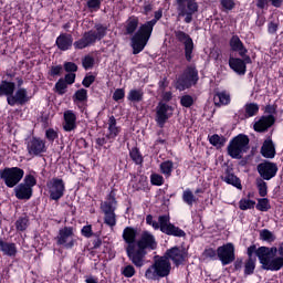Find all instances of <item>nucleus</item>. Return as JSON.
Here are the masks:
<instances>
[{"mask_svg":"<svg viewBox=\"0 0 283 283\" xmlns=\"http://www.w3.org/2000/svg\"><path fill=\"white\" fill-rule=\"evenodd\" d=\"M258 211H266L268 209H271V206L269 205V199H259L256 203Z\"/></svg>","mask_w":283,"mask_h":283,"instance_id":"obj_52","label":"nucleus"},{"mask_svg":"<svg viewBox=\"0 0 283 283\" xmlns=\"http://www.w3.org/2000/svg\"><path fill=\"white\" fill-rule=\"evenodd\" d=\"M107 125L108 134H106V138H108V140H116V136L120 134V126L116 124V117L111 116Z\"/></svg>","mask_w":283,"mask_h":283,"instance_id":"obj_27","label":"nucleus"},{"mask_svg":"<svg viewBox=\"0 0 283 283\" xmlns=\"http://www.w3.org/2000/svg\"><path fill=\"white\" fill-rule=\"evenodd\" d=\"M107 36V25L102 23H96L93 30L83 33L82 38L74 42L72 34L62 33L56 38L55 45L62 51L67 52L74 45L75 50H85L96 43V41H102Z\"/></svg>","mask_w":283,"mask_h":283,"instance_id":"obj_1","label":"nucleus"},{"mask_svg":"<svg viewBox=\"0 0 283 283\" xmlns=\"http://www.w3.org/2000/svg\"><path fill=\"white\" fill-rule=\"evenodd\" d=\"M258 171L263 180H271L277 174V166L269 161L261 163L258 165Z\"/></svg>","mask_w":283,"mask_h":283,"instance_id":"obj_21","label":"nucleus"},{"mask_svg":"<svg viewBox=\"0 0 283 283\" xmlns=\"http://www.w3.org/2000/svg\"><path fill=\"white\" fill-rule=\"evenodd\" d=\"M150 182H151V185H155L156 187H160L165 184V178H163L161 175L154 174L150 176Z\"/></svg>","mask_w":283,"mask_h":283,"instance_id":"obj_51","label":"nucleus"},{"mask_svg":"<svg viewBox=\"0 0 283 283\" xmlns=\"http://www.w3.org/2000/svg\"><path fill=\"white\" fill-rule=\"evenodd\" d=\"M229 66L233 72L240 75L247 74V63L242 59L230 57Z\"/></svg>","mask_w":283,"mask_h":283,"instance_id":"obj_26","label":"nucleus"},{"mask_svg":"<svg viewBox=\"0 0 283 283\" xmlns=\"http://www.w3.org/2000/svg\"><path fill=\"white\" fill-rule=\"evenodd\" d=\"M256 259H248L244 263V275H253Z\"/></svg>","mask_w":283,"mask_h":283,"instance_id":"obj_41","label":"nucleus"},{"mask_svg":"<svg viewBox=\"0 0 283 283\" xmlns=\"http://www.w3.org/2000/svg\"><path fill=\"white\" fill-rule=\"evenodd\" d=\"M261 154L264 158H275V145L272 139H266L263 143Z\"/></svg>","mask_w":283,"mask_h":283,"instance_id":"obj_31","label":"nucleus"},{"mask_svg":"<svg viewBox=\"0 0 283 283\" xmlns=\"http://www.w3.org/2000/svg\"><path fill=\"white\" fill-rule=\"evenodd\" d=\"M95 81H96V77L94 75H87L82 81V85L84 87H90L92 85V83H94Z\"/></svg>","mask_w":283,"mask_h":283,"instance_id":"obj_60","label":"nucleus"},{"mask_svg":"<svg viewBox=\"0 0 283 283\" xmlns=\"http://www.w3.org/2000/svg\"><path fill=\"white\" fill-rule=\"evenodd\" d=\"M160 171H161V174H164V176L169 178V176H171V171H174V161L166 160V161L161 163Z\"/></svg>","mask_w":283,"mask_h":283,"instance_id":"obj_39","label":"nucleus"},{"mask_svg":"<svg viewBox=\"0 0 283 283\" xmlns=\"http://www.w3.org/2000/svg\"><path fill=\"white\" fill-rule=\"evenodd\" d=\"M64 70L65 72H71V74H73V72H78V65L74 62H65Z\"/></svg>","mask_w":283,"mask_h":283,"instance_id":"obj_56","label":"nucleus"},{"mask_svg":"<svg viewBox=\"0 0 283 283\" xmlns=\"http://www.w3.org/2000/svg\"><path fill=\"white\" fill-rule=\"evenodd\" d=\"M23 176H25V171L19 167H7L0 169V180H2L9 189L17 187V185L23 180Z\"/></svg>","mask_w":283,"mask_h":283,"instance_id":"obj_7","label":"nucleus"},{"mask_svg":"<svg viewBox=\"0 0 283 283\" xmlns=\"http://www.w3.org/2000/svg\"><path fill=\"white\" fill-rule=\"evenodd\" d=\"M250 139L249 136L244 134H239L234 138H232L228 145V156L230 158H234L235 160H240L247 151H249Z\"/></svg>","mask_w":283,"mask_h":283,"instance_id":"obj_6","label":"nucleus"},{"mask_svg":"<svg viewBox=\"0 0 283 283\" xmlns=\"http://www.w3.org/2000/svg\"><path fill=\"white\" fill-rule=\"evenodd\" d=\"M55 92H57V94L60 96H63V94H65V92H67V84L65 83L64 78H60L55 83Z\"/></svg>","mask_w":283,"mask_h":283,"instance_id":"obj_45","label":"nucleus"},{"mask_svg":"<svg viewBox=\"0 0 283 283\" xmlns=\"http://www.w3.org/2000/svg\"><path fill=\"white\" fill-rule=\"evenodd\" d=\"M129 156L132 160H134L135 165H143V155L140 154V150L136 147H133L129 150Z\"/></svg>","mask_w":283,"mask_h":283,"instance_id":"obj_40","label":"nucleus"},{"mask_svg":"<svg viewBox=\"0 0 283 283\" xmlns=\"http://www.w3.org/2000/svg\"><path fill=\"white\" fill-rule=\"evenodd\" d=\"M14 90H17V84L14 82H10L8 80H2L0 82V96H6L7 103L8 98L14 94Z\"/></svg>","mask_w":283,"mask_h":283,"instance_id":"obj_25","label":"nucleus"},{"mask_svg":"<svg viewBox=\"0 0 283 283\" xmlns=\"http://www.w3.org/2000/svg\"><path fill=\"white\" fill-rule=\"evenodd\" d=\"M217 258H219L222 266H227L235 262V245L227 243L217 249Z\"/></svg>","mask_w":283,"mask_h":283,"instance_id":"obj_15","label":"nucleus"},{"mask_svg":"<svg viewBox=\"0 0 283 283\" xmlns=\"http://www.w3.org/2000/svg\"><path fill=\"white\" fill-rule=\"evenodd\" d=\"M36 186V178L32 175H27L23 182L19 184L14 188L15 198L18 200H30L32 198V188Z\"/></svg>","mask_w":283,"mask_h":283,"instance_id":"obj_12","label":"nucleus"},{"mask_svg":"<svg viewBox=\"0 0 283 283\" xmlns=\"http://www.w3.org/2000/svg\"><path fill=\"white\" fill-rule=\"evenodd\" d=\"M86 6L91 12H98L101 10V0H88Z\"/></svg>","mask_w":283,"mask_h":283,"instance_id":"obj_50","label":"nucleus"},{"mask_svg":"<svg viewBox=\"0 0 283 283\" xmlns=\"http://www.w3.org/2000/svg\"><path fill=\"white\" fill-rule=\"evenodd\" d=\"M107 143H114V140L107 138V135L105 137H98L96 139V145L99 147H103L104 145H107Z\"/></svg>","mask_w":283,"mask_h":283,"instance_id":"obj_64","label":"nucleus"},{"mask_svg":"<svg viewBox=\"0 0 283 283\" xmlns=\"http://www.w3.org/2000/svg\"><path fill=\"white\" fill-rule=\"evenodd\" d=\"M32 98L28 93V88L19 87L11 97L8 98V105L14 107V105H25Z\"/></svg>","mask_w":283,"mask_h":283,"instance_id":"obj_19","label":"nucleus"},{"mask_svg":"<svg viewBox=\"0 0 283 283\" xmlns=\"http://www.w3.org/2000/svg\"><path fill=\"white\" fill-rule=\"evenodd\" d=\"M203 258L206 260H218V251L213 250V248H208L203 251Z\"/></svg>","mask_w":283,"mask_h":283,"instance_id":"obj_49","label":"nucleus"},{"mask_svg":"<svg viewBox=\"0 0 283 283\" xmlns=\"http://www.w3.org/2000/svg\"><path fill=\"white\" fill-rule=\"evenodd\" d=\"M269 3H271L273 8H282L283 0H256V6L260 10H264Z\"/></svg>","mask_w":283,"mask_h":283,"instance_id":"obj_37","label":"nucleus"},{"mask_svg":"<svg viewBox=\"0 0 283 283\" xmlns=\"http://www.w3.org/2000/svg\"><path fill=\"white\" fill-rule=\"evenodd\" d=\"M64 81L67 85H74L76 81V74L75 73H69L64 76Z\"/></svg>","mask_w":283,"mask_h":283,"instance_id":"obj_62","label":"nucleus"},{"mask_svg":"<svg viewBox=\"0 0 283 283\" xmlns=\"http://www.w3.org/2000/svg\"><path fill=\"white\" fill-rule=\"evenodd\" d=\"M253 253H255L258 258V248L255 245H250L248 248V260H255V256H253Z\"/></svg>","mask_w":283,"mask_h":283,"instance_id":"obj_63","label":"nucleus"},{"mask_svg":"<svg viewBox=\"0 0 283 283\" xmlns=\"http://www.w3.org/2000/svg\"><path fill=\"white\" fill-rule=\"evenodd\" d=\"M160 19H163V11H156L153 20L145 22L138 28L137 32L130 39L133 54H140L145 50V46L149 43V39H151L154 27Z\"/></svg>","mask_w":283,"mask_h":283,"instance_id":"obj_2","label":"nucleus"},{"mask_svg":"<svg viewBox=\"0 0 283 283\" xmlns=\"http://www.w3.org/2000/svg\"><path fill=\"white\" fill-rule=\"evenodd\" d=\"M209 143L213 147L220 148V147H224V143H227V139L223 136L214 134V135L209 137Z\"/></svg>","mask_w":283,"mask_h":283,"instance_id":"obj_38","label":"nucleus"},{"mask_svg":"<svg viewBox=\"0 0 283 283\" xmlns=\"http://www.w3.org/2000/svg\"><path fill=\"white\" fill-rule=\"evenodd\" d=\"M180 104L182 107H191L193 105V97L191 95H184L180 98Z\"/></svg>","mask_w":283,"mask_h":283,"instance_id":"obj_53","label":"nucleus"},{"mask_svg":"<svg viewBox=\"0 0 283 283\" xmlns=\"http://www.w3.org/2000/svg\"><path fill=\"white\" fill-rule=\"evenodd\" d=\"M138 235V230L133 227H126L123 231L122 238L126 244L125 251L128 260L132 262V258L134 256V252L136 250L137 242L136 238Z\"/></svg>","mask_w":283,"mask_h":283,"instance_id":"obj_13","label":"nucleus"},{"mask_svg":"<svg viewBox=\"0 0 283 283\" xmlns=\"http://www.w3.org/2000/svg\"><path fill=\"white\" fill-rule=\"evenodd\" d=\"M256 254L264 271H280L283 268V256H275L277 248L260 247Z\"/></svg>","mask_w":283,"mask_h":283,"instance_id":"obj_4","label":"nucleus"},{"mask_svg":"<svg viewBox=\"0 0 283 283\" xmlns=\"http://www.w3.org/2000/svg\"><path fill=\"white\" fill-rule=\"evenodd\" d=\"M157 248L158 242H156V237L149 231H143L137 240L135 252H133V258L130 259L132 264L137 266V269L145 266L147 251H156Z\"/></svg>","mask_w":283,"mask_h":283,"instance_id":"obj_3","label":"nucleus"},{"mask_svg":"<svg viewBox=\"0 0 283 283\" xmlns=\"http://www.w3.org/2000/svg\"><path fill=\"white\" fill-rule=\"evenodd\" d=\"M258 189H259V193L262 198H264V196H266L268 193V187H266V182L265 181H261L258 184Z\"/></svg>","mask_w":283,"mask_h":283,"instance_id":"obj_59","label":"nucleus"},{"mask_svg":"<svg viewBox=\"0 0 283 283\" xmlns=\"http://www.w3.org/2000/svg\"><path fill=\"white\" fill-rule=\"evenodd\" d=\"M198 70L196 69V66L189 65L178 77L176 87L180 92H185V90H189V87L196 85V83H198Z\"/></svg>","mask_w":283,"mask_h":283,"instance_id":"obj_10","label":"nucleus"},{"mask_svg":"<svg viewBox=\"0 0 283 283\" xmlns=\"http://www.w3.org/2000/svg\"><path fill=\"white\" fill-rule=\"evenodd\" d=\"M64 132H74L76 129V113L74 111L64 112Z\"/></svg>","mask_w":283,"mask_h":283,"instance_id":"obj_24","label":"nucleus"},{"mask_svg":"<svg viewBox=\"0 0 283 283\" xmlns=\"http://www.w3.org/2000/svg\"><path fill=\"white\" fill-rule=\"evenodd\" d=\"M164 258H167L168 261L171 260L176 266H180L182 262H185V252L180 250V248L175 247L169 250H167L166 255Z\"/></svg>","mask_w":283,"mask_h":283,"instance_id":"obj_23","label":"nucleus"},{"mask_svg":"<svg viewBox=\"0 0 283 283\" xmlns=\"http://www.w3.org/2000/svg\"><path fill=\"white\" fill-rule=\"evenodd\" d=\"M260 238H261V240H263L265 242H273V240H275L273 232H271L266 229H264L260 232Z\"/></svg>","mask_w":283,"mask_h":283,"instance_id":"obj_48","label":"nucleus"},{"mask_svg":"<svg viewBox=\"0 0 283 283\" xmlns=\"http://www.w3.org/2000/svg\"><path fill=\"white\" fill-rule=\"evenodd\" d=\"M275 125V117L273 115L262 116L259 120H256L253 125L254 132L262 134L268 132L270 127Z\"/></svg>","mask_w":283,"mask_h":283,"instance_id":"obj_22","label":"nucleus"},{"mask_svg":"<svg viewBox=\"0 0 283 283\" xmlns=\"http://www.w3.org/2000/svg\"><path fill=\"white\" fill-rule=\"evenodd\" d=\"M178 17L185 18V23L193 21V14L198 12V2L196 0H176Z\"/></svg>","mask_w":283,"mask_h":283,"instance_id":"obj_11","label":"nucleus"},{"mask_svg":"<svg viewBox=\"0 0 283 283\" xmlns=\"http://www.w3.org/2000/svg\"><path fill=\"white\" fill-rule=\"evenodd\" d=\"M139 20L136 17H130L126 21V34H134L138 30Z\"/></svg>","mask_w":283,"mask_h":283,"instance_id":"obj_36","label":"nucleus"},{"mask_svg":"<svg viewBox=\"0 0 283 283\" xmlns=\"http://www.w3.org/2000/svg\"><path fill=\"white\" fill-rule=\"evenodd\" d=\"M145 96V92L140 88H133L128 92L127 99L130 103H140Z\"/></svg>","mask_w":283,"mask_h":283,"instance_id":"obj_32","label":"nucleus"},{"mask_svg":"<svg viewBox=\"0 0 283 283\" xmlns=\"http://www.w3.org/2000/svg\"><path fill=\"white\" fill-rule=\"evenodd\" d=\"M175 36L179 43H184L185 59L188 63H191V60L193 59V40L184 31H175Z\"/></svg>","mask_w":283,"mask_h":283,"instance_id":"obj_18","label":"nucleus"},{"mask_svg":"<svg viewBox=\"0 0 283 283\" xmlns=\"http://www.w3.org/2000/svg\"><path fill=\"white\" fill-rule=\"evenodd\" d=\"M56 242L60 247L64 249H73L76 243V239H74V228L64 227L60 229L59 234L56 237Z\"/></svg>","mask_w":283,"mask_h":283,"instance_id":"obj_16","label":"nucleus"},{"mask_svg":"<svg viewBox=\"0 0 283 283\" xmlns=\"http://www.w3.org/2000/svg\"><path fill=\"white\" fill-rule=\"evenodd\" d=\"M169 214L159 216V223H153L155 230H160L166 235H174V238H185L187 233L171 223Z\"/></svg>","mask_w":283,"mask_h":283,"instance_id":"obj_8","label":"nucleus"},{"mask_svg":"<svg viewBox=\"0 0 283 283\" xmlns=\"http://www.w3.org/2000/svg\"><path fill=\"white\" fill-rule=\"evenodd\" d=\"M122 275H124V277H134L136 275V268L132 264L125 265L122 268Z\"/></svg>","mask_w":283,"mask_h":283,"instance_id":"obj_46","label":"nucleus"},{"mask_svg":"<svg viewBox=\"0 0 283 283\" xmlns=\"http://www.w3.org/2000/svg\"><path fill=\"white\" fill-rule=\"evenodd\" d=\"M182 201L188 205V207H193V203L198 202V198H196V195H193L191 189H186L182 192Z\"/></svg>","mask_w":283,"mask_h":283,"instance_id":"obj_35","label":"nucleus"},{"mask_svg":"<svg viewBox=\"0 0 283 283\" xmlns=\"http://www.w3.org/2000/svg\"><path fill=\"white\" fill-rule=\"evenodd\" d=\"M82 65L84 70H92L94 67V57L85 55L84 59H82Z\"/></svg>","mask_w":283,"mask_h":283,"instance_id":"obj_47","label":"nucleus"},{"mask_svg":"<svg viewBox=\"0 0 283 283\" xmlns=\"http://www.w3.org/2000/svg\"><path fill=\"white\" fill-rule=\"evenodd\" d=\"M46 188L51 200L59 201L65 196V181L60 178H52L46 182Z\"/></svg>","mask_w":283,"mask_h":283,"instance_id":"obj_14","label":"nucleus"},{"mask_svg":"<svg viewBox=\"0 0 283 283\" xmlns=\"http://www.w3.org/2000/svg\"><path fill=\"white\" fill-rule=\"evenodd\" d=\"M73 101L74 103H76V101L78 103H85V101H87V90L85 88L77 90L73 95Z\"/></svg>","mask_w":283,"mask_h":283,"instance_id":"obj_42","label":"nucleus"},{"mask_svg":"<svg viewBox=\"0 0 283 283\" xmlns=\"http://www.w3.org/2000/svg\"><path fill=\"white\" fill-rule=\"evenodd\" d=\"M230 48L233 52H239L240 56H244L247 54V48H244V43L240 40V36L233 35L230 39Z\"/></svg>","mask_w":283,"mask_h":283,"instance_id":"obj_29","label":"nucleus"},{"mask_svg":"<svg viewBox=\"0 0 283 283\" xmlns=\"http://www.w3.org/2000/svg\"><path fill=\"white\" fill-rule=\"evenodd\" d=\"M253 207H255V201H253L251 199H241L239 201V209H241V211H247L249 209H253Z\"/></svg>","mask_w":283,"mask_h":283,"instance_id":"obj_44","label":"nucleus"},{"mask_svg":"<svg viewBox=\"0 0 283 283\" xmlns=\"http://www.w3.org/2000/svg\"><path fill=\"white\" fill-rule=\"evenodd\" d=\"M123 98H125V90L124 88L115 90V92L113 94V99L118 102V101H123Z\"/></svg>","mask_w":283,"mask_h":283,"instance_id":"obj_57","label":"nucleus"},{"mask_svg":"<svg viewBox=\"0 0 283 283\" xmlns=\"http://www.w3.org/2000/svg\"><path fill=\"white\" fill-rule=\"evenodd\" d=\"M81 233L84 238H92V235H94V232H92V226H84Z\"/></svg>","mask_w":283,"mask_h":283,"instance_id":"obj_61","label":"nucleus"},{"mask_svg":"<svg viewBox=\"0 0 283 283\" xmlns=\"http://www.w3.org/2000/svg\"><path fill=\"white\" fill-rule=\"evenodd\" d=\"M222 180L223 182H227V185H232V187H237V189H242L240 178L231 172H226V175L222 177Z\"/></svg>","mask_w":283,"mask_h":283,"instance_id":"obj_33","label":"nucleus"},{"mask_svg":"<svg viewBox=\"0 0 283 283\" xmlns=\"http://www.w3.org/2000/svg\"><path fill=\"white\" fill-rule=\"evenodd\" d=\"M174 116V107L170 105L159 102L156 107V123L159 127H165V123Z\"/></svg>","mask_w":283,"mask_h":283,"instance_id":"obj_17","label":"nucleus"},{"mask_svg":"<svg viewBox=\"0 0 283 283\" xmlns=\"http://www.w3.org/2000/svg\"><path fill=\"white\" fill-rule=\"evenodd\" d=\"M27 149L30 156H41V154H45L48 151L45 140L38 137H33L28 142Z\"/></svg>","mask_w":283,"mask_h":283,"instance_id":"obj_20","label":"nucleus"},{"mask_svg":"<svg viewBox=\"0 0 283 283\" xmlns=\"http://www.w3.org/2000/svg\"><path fill=\"white\" fill-rule=\"evenodd\" d=\"M61 72H63L62 65L51 66L49 72L50 76H61Z\"/></svg>","mask_w":283,"mask_h":283,"instance_id":"obj_58","label":"nucleus"},{"mask_svg":"<svg viewBox=\"0 0 283 283\" xmlns=\"http://www.w3.org/2000/svg\"><path fill=\"white\" fill-rule=\"evenodd\" d=\"M245 118H252V116H258L260 112V105L255 103H248L244 105Z\"/></svg>","mask_w":283,"mask_h":283,"instance_id":"obj_34","label":"nucleus"},{"mask_svg":"<svg viewBox=\"0 0 283 283\" xmlns=\"http://www.w3.org/2000/svg\"><path fill=\"white\" fill-rule=\"evenodd\" d=\"M171 273V262L167 256L157 258L145 272L146 280H160Z\"/></svg>","mask_w":283,"mask_h":283,"instance_id":"obj_5","label":"nucleus"},{"mask_svg":"<svg viewBox=\"0 0 283 283\" xmlns=\"http://www.w3.org/2000/svg\"><path fill=\"white\" fill-rule=\"evenodd\" d=\"M45 137L48 138V140H50L51 143H54V140H56V138H59V133H56V130H54V128H49L45 132Z\"/></svg>","mask_w":283,"mask_h":283,"instance_id":"obj_55","label":"nucleus"},{"mask_svg":"<svg viewBox=\"0 0 283 283\" xmlns=\"http://www.w3.org/2000/svg\"><path fill=\"white\" fill-rule=\"evenodd\" d=\"M213 103L216 107H222V105H229L231 103V95L227 91L217 92L213 96Z\"/></svg>","mask_w":283,"mask_h":283,"instance_id":"obj_30","label":"nucleus"},{"mask_svg":"<svg viewBox=\"0 0 283 283\" xmlns=\"http://www.w3.org/2000/svg\"><path fill=\"white\" fill-rule=\"evenodd\" d=\"M15 227L18 231H25L28 229V218H20L15 222Z\"/></svg>","mask_w":283,"mask_h":283,"instance_id":"obj_54","label":"nucleus"},{"mask_svg":"<svg viewBox=\"0 0 283 283\" xmlns=\"http://www.w3.org/2000/svg\"><path fill=\"white\" fill-rule=\"evenodd\" d=\"M222 12H231L235 8V0H219Z\"/></svg>","mask_w":283,"mask_h":283,"instance_id":"obj_43","label":"nucleus"},{"mask_svg":"<svg viewBox=\"0 0 283 283\" xmlns=\"http://www.w3.org/2000/svg\"><path fill=\"white\" fill-rule=\"evenodd\" d=\"M0 251L3 253V255L14 258V255H17V244L0 239Z\"/></svg>","mask_w":283,"mask_h":283,"instance_id":"obj_28","label":"nucleus"},{"mask_svg":"<svg viewBox=\"0 0 283 283\" xmlns=\"http://www.w3.org/2000/svg\"><path fill=\"white\" fill-rule=\"evenodd\" d=\"M116 207L117 201L114 192H111L106 200L101 203V209L104 213V222L107 227H116Z\"/></svg>","mask_w":283,"mask_h":283,"instance_id":"obj_9","label":"nucleus"}]
</instances>
